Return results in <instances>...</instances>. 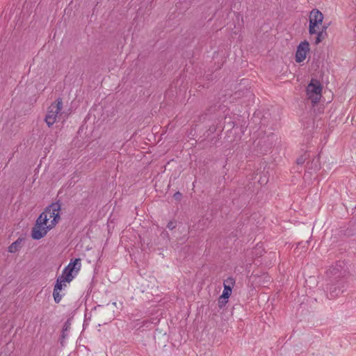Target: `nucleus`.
<instances>
[{"label":"nucleus","instance_id":"nucleus-7","mask_svg":"<svg viewBox=\"0 0 356 356\" xmlns=\"http://www.w3.org/2000/svg\"><path fill=\"white\" fill-rule=\"evenodd\" d=\"M309 51V44L307 40L301 42L298 46L296 53V61L297 63L302 62L305 58L307 54Z\"/></svg>","mask_w":356,"mask_h":356},{"label":"nucleus","instance_id":"nucleus-14","mask_svg":"<svg viewBox=\"0 0 356 356\" xmlns=\"http://www.w3.org/2000/svg\"><path fill=\"white\" fill-rule=\"evenodd\" d=\"M234 284H235V280L232 277H228L227 279L224 280V282H223L224 286H229V288H232V289L234 287Z\"/></svg>","mask_w":356,"mask_h":356},{"label":"nucleus","instance_id":"nucleus-5","mask_svg":"<svg viewBox=\"0 0 356 356\" xmlns=\"http://www.w3.org/2000/svg\"><path fill=\"white\" fill-rule=\"evenodd\" d=\"M81 266V259H75L74 261L71 260L70 264L64 268L62 275L60 277H63L67 282H70L74 276L72 275L73 271L78 272Z\"/></svg>","mask_w":356,"mask_h":356},{"label":"nucleus","instance_id":"nucleus-18","mask_svg":"<svg viewBox=\"0 0 356 356\" xmlns=\"http://www.w3.org/2000/svg\"><path fill=\"white\" fill-rule=\"evenodd\" d=\"M182 194L180 193V192H176L174 195H173V197L175 200H177V201H180L182 198Z\"/></svg>","mask_w":356,"mask_h":356},{"label":"nucleus","instance_id":"nucleus-8","mask_svg":"<svg viewBox=\"0 0 356 356\" xmlns=\"http://www.w3.org/2000/svg\"><path fill=\"white\" fill-rule=\"evenodd\" d=\"M24 241V238H18L15 241H14L9 245L8 252L10 253H15L17 252L22 247V242Z\"/></svg>","mask_w":356,"mask_h":356},{"label":"nucleus","instance_id":"nucleus-1","mask_svg":"<svg viewBox=\"0 0 356 356\" xmlns=\"http://www.w3.org/2000/svg\"><path fill=\"white\" fill-rule=\"evenodd\" d=\"M49 220V218L47 217V212H46V209L44 211L40 213L39 217L37 218L35 221V224L32 228L31 230V237L34 240H40L43 238L48 231L51 229H49V225H47Z\"/></svg>","mask_w":356,"mask_h":356},{"label":"nucleus","instance_id":"nucleus-15","mask_svg":"<svg viewBox=\"0 0 356 356\" xmlns=\"http://www.w3.org/2000/svg\"><path fill=\"white\" fill-rule=\"evenodd\" d=\"M228 302V298H224L220 296L218 298V307L222 309L224 307Z\"/></svg>","mask_w":356,"mask_h":356},{"label":"nucleus","instance_id":"nucleus-9","mask_svg":"<svg viewBox=\"0 0 356 356\" xmlns=\"http://www.w3.org/2000/svg\"><path fill=\"white\" fill-rule=\"evenodd\" d=\"M342 266L340 264H337L336 266H332L327 270L328 275H337L338 273H341Z\"/></svg>","mask_w":356,"mask_h":356},{"label":"nucleus","instance_id":"nucleus-11","mask_svg":"<svg viewBox=\"0 0 356 356\" xmlns=\"http://www.w3.org/2000/svg\"><path fill=\"white\" fill-rule=\"evenodd\" d=\"M70 325H71V323H70V320L68 319L64 324L63 325V330H62V334H61V339H60V344L63 346V341H64V339H65V337H67V333L66 332L68 331L70 328Z\"/></svg>","mask_w":356,"mask_h":356},{"label":"nucleus","instance_id":"nucleus-12","mask_svg":"<svg viewBox=\"0 0 356 356\" xmlns=\"http://www.w3.org/2000/svg\"><path fill=\"white\" fill-rule=\"evenodd\" d=\"M317 36L316 38L315 44H318L320 42H321L323 40H325L327 37V31H317L316 33Z\"/></svg>","mask_w":356,"mask_h":356},{"label":"nucleus","instance_id":"nucleus-3","mask_svg":"<svg viewBox=\"0 0 356 356\" xmlns=\"http://www.w3.org/2000/svg\"><path fill=\"white\" fill-rule=\"evenodd\" d=\"M63 106V99L58 97L53 102L48 108L44 121L49 127H51L56 121L57 115L61 111Z\"/></svg>","mask_w":356,"mask_h":356},{"label":"nucleus","instance_id":"nucleus-2","mask_svg":"<svg viewBox=\"0 0 356 356\" xmlns=\"http://www.w3.org/2000/svg\"><path fill=\"white\" fill-rule=\"evenodd\" d=\"M307 98L311 100L313 105L316 104L321 97L322 86L319 81L312 79L306 88Z\"/></svg>","mask_w":356,"mask_h":356},{"label":"nucleus","instance_id":"nucleus-22","mask_svg":"<svg viewBox=\"0 0 356 356\" xmlns=\"http://www.w3.org/2000/svg\"><path fill=\"white\" fill-rule=\"evenodd\" d=\"M228 124H229L230 127H234V122L230 121V122H228Z\"/></svg>","mask_w":356,"mask_h":356},{"label":"nucleus","instance_id":"nucleus-6","mask_svg":"<svg viewBox=\"0 0 356 356\" xmlns=\"http://www.w3.org/2000/svg\"><path fill=\"white\" fill-rule=\"evenodd\" d=\"M323 21V13L317 9H313L309 15V33L310 35H314L316 33V27L318 24H322Z\"/></svg>","mask_w":356,"mask_h":356},{"label":"nucleus","instance_id":"nucleus-20","mask_svg":"<svg viewBox=\"0 0 356 356\" xmlns=\"http://www.w3.org/2000/svg\"><path fill=\"white\" fill-rule=\"evenodd\" d=\"M215 111H216L215 106H210L209 108L207 109L205 115L211 114L213 112H214Z\"/></svg>","mask_w":356,"mask_h":356},{"label":"nucleus","instance_id":"nucleus-23","mask_svg":"<svg viewBox=\"0 0 356 356\" xmlns=\"http://www.w3.org/2000/svg\"><path fill=\"white\" fill-rule=\"evenodd\" d=\"M239 95H240L239 92H235V96L239 97Z\"/></svg>","mask_w":356,"mask_h":356},{"label":"nucleus","instance_id":"nucleus-10","mask_svg":"<svg viewBox=\"0 0 356 356\" xmlns=\"http://www.w3.org/2000/svg\"><path fill=\"white\" fill-rule=\"evenodd\" d=\"M66 282H67L65 281V279L63 278V277L59 276L56 279V282L54 285V291H61L63 286H66V284H65Z\"/></svg>","mask_w":356,"mask_h":356},{"label":"nucleus","instance_id":"nucleus-16","mask_svg":"<svg viewBox=\"0 0 356 356\" xmlns=\"http://www.w3.org/2000/svg\"><path fill=\"white\" fill-rule=\"evenodd\" d=\"M53 297L56 303H59L62 299V296L60 294V291H53Z\"/></svg>","mask_w":356,"mask_h":356},{"label":"nucleus","instance_id":"nucleus-19","mask_svg":"<svg viewBox=\"0 0 356 356\" xmlns=\"http://www.w3.org/2000/svg\"><path fill=\"white\" fill-rule=\"evenodd\" d=\"M176 227V222H173V221H170L168 225H167V227L170 229H175Z\"/></svg>","mask_w":356,"mask_h":356},{"label":"nucleus","instance_id":"nucleus-17","mask_svg":"<svg viewBox=\"0 0 356 356\" xmlns=\"http://www.w3.org/2000/svg\"><path fill=\"white\" fill-rule=\"evenodd\" d=\"M307 159V155L306 153H305L297 159L296 163L298 165H302L305 162Z\"/></svg>","mask_w":356,"mask_h":356},{"label":"nucleus","instance_id":"nucleus-13","mask_svg":"<svg viewBox=\"0 0 356 356\" xmlns=\"http://www.w3.org/2000/svg\"><path fill=\"white\" fill-rule=\"evenodd\" d=\"M232 289L229 288V286H224V289L222 293V296L224 298H229L232 294Z\"/></svg>","mask_w":356,"mask_h":356},{"label":"nucleus","instance_id":"nucleus-4","mask_svg":"<svg viewBox=\"0 0 356 356\" xmlns=\"http://www.w3.org/2000/svg\"><path fill=\"white\" fill-rule=\"evenodd\" d=\"M61 209V202L60 200H58L55 202L51 203L47 207H46V212L49 213V217L53 218V220L50 222L49 225V229L54 228L58 221L60 220V211Z\"/></svg>","mask_w":356,"mask_h":356},{"label":"nucleus","instance_id":"nucleus-21","mask_svg":"<svg viewBox=\"0 0 356 356\" xmlns=\"http://www.w3.org/2000/svg\"><path fill=\"white\" fill-rule=\"evenodd\" d=\"M327 28H328V24H327V25L325 24L322 26L321 31H326Z\"/></svg>","mask_w":356,"mask_h":356}]
</instances>
